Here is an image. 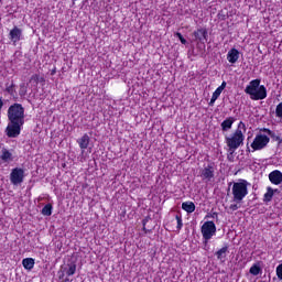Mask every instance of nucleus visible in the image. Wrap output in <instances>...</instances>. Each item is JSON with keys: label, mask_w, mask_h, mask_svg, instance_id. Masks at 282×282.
Returning <instances> with one entry per match:
<instances>
[{"label": "nucleus", "mask_w": 282, "mask_h": 282, "mask_svg": "<svg viewBox=\"0 0 282 282\" xmlns=\"http://www.w3.org/2000/svg\"><path fill=\"white\" fill-rule=\"evenodd\" d=\"M199 174L203 182H213V180H215V163H209L205 165L199 171Z\"/></svg>", "instance_id": "obj_8"}, {"label": "nucleus", "mask_w": 282, "mask_h": 282, "mask_svg": "<svg viewBox=\"0 0 282 282\" xmlns=\"http://www.w3.org/2000/svg\"><path fill=\"white\" fill-rule=\"evenodd\" d=\"M9 123L4 133L9 138H19L21 135V128L25 124V108L21 104H13L8 108Z\"/></svg>", "instance_id": "obj_1"}, {"label": "nucleus", "mask_w": 282, "mask_h": 282, "mask_svg": "<svg viewBox=\"0 0 282 282\" xmlns=\"http://www.w3.org/2000/svg\"><path fill=\"white\" fill-rule=\"evenodd\" d=\"M212 217H217V213H214Z\"/></svg>", "instance_id": "obj_37"}, {"label": "nucleus", "mask_w": 282, "mask_h": 282, "mask_svg": "<svg viewBox=\"0 0 282 282\" xmlns=\"http://www.w3.org/2000/svg\"><path fill=\"white\" fill-rule=\"evenodd\" d=\"M260 282H265V281H260Z\"/></svg>", "instance_id": "obj_40"}, {"label": "nucleus", "mask_w": 282, "mask_h": 282, "mask_svg": "<svg viewBox=\"0 0 282 282\" xmlns=\"http://www.w3.org/2000/svg\"><path fill=\"white\" fill-rule=\"evenodd\" d=\"M177 39H180L182 45H186V39L182 35V33L177 32L176 33Z\"/></svg>", "instance_id": "obj_32"}, {"label": "nucleus", "mask_w": 282, "mask_h": 282, "mask_svg": "<svg viewBox=\"0 0 282 282\" xmlns=\"http://www.w3.org/2000/svg\"><path fill=\"white\" fill-rule=\"evenodd\" d=\"M175 219H176V221H177L176 228H177V230H180V229L183 228V226H184V224L182 223V214H177V215L175 216Z\"/></svg>", "instance_id": "obj_27"}, {"label": "nucleus", "mask_w": 282, "mask_h": 282, "mask_svg": "<svg viewBox=\"0 0 282 282\" xmlns=\"http://www.w3.org/2000/svg\"><path fill=\"white\" fill-rule=\"evenodd\" d=\"M228 252V246L223 247L216 252L217 259H226V253Z\"/></svg>", "instance_id": "obj_23"}, {"label": "nucleus", "mask_w": 282, "mask_h": 282, "mask_svg": "<svg viewBox=\"0 0 282 282\" xmlns=\"http://www.w3.org/2000/svg\"><path fill=\"white\" fill-rule=\"evenodd\" d=\"M202 235L203 239H205V243H208L210 239H213L214 235L217 232V227L214 221H205L202 226Z\"/></svg>", "instance_id": "obj_6"}, {"label": "nucleus", "mask_w": 282, "mask_h": 282, "mask_svg": "<svg viewBox=\"0 0 282 282\" xmlns=\"http://www.w3.org/2000/svg\"><path fill=\"white\" fill-rule=\"evenodd\" d=\"M261 261H258L256 263H253L251 265V268L249 269V274H252V276H259V274H261V272H263V269L261 268Z\"/></svg>", "instance_id": "obj_12"}, {"label": "nucleus", "mask_w": 282, "mask_h": 282, "mask_svg": "<svg viewBox=\"0 0 282 282\" xmlns=\"http://www.w3.org/2000/svg\"><path fill=\"white\" fill-rule=\"evenodd\" d=\"M245 94L250 96L251 100H265L268 98V89L261 85V79H252L245 88Z\"/></svg>", "instance_id": "obj_3"}, {"label": "nucleus", "mask_w": 282, "mask_h": 282, "mask_svg": "<svg viewBox=\"0 0 282 282\" xmlns=\"http://www.w3.org/2000/svg\"><path fill=\"white\" fill-rule=\"evenodd\" d=\"M196 41H208V31L206 29H198L194 32Z\"/></svg>", "instance_id": "obj_13"}, {"label": "nucleus", "mask_w": 282, "mask_h": 282, "mask_svg": "<svg viewBox=\"0 0 282 282\" xmlns=\"http://www.w3.org/2000/svg\"><path fill=\"white\" fill-rule=\"evenodd\" d=\"M232 124H235V117H228L220 123V127L223 131H230V129H232Z\"/></svg>", "instance_id": "obj_14"}, {"label": "nucleus", "mask_w": 282, "mask_h": 282, "mask_svg": "<svg viewBox=\"0 0 282 282\" xmlns=\"http://www.w3.org/2000/svg\"><path fill=\"white\" fill-rule=\"evenodd\" d=\"M15 85L14 82H12L10 85L6 84V91L9 96H14L17 94V90L14 89Z\"/></svg>", "instance_id": "obj_22"}, {"label": "nucleus", "mask_w": 282, "mask_h": 282, "mask_svg": "<svg viewBox=\"0 0 282 282\" xmlns=\"http://www.w3.org/2000/svg\"><path fill=\"white\" fill-rule=\"evenodd\" d=\"M149 219H151V216H147L143 220H142V230L145 232V235H149L152 232L151 229H147V224H149Z\"/></svg>", "instance_id": "obj_25"}, {"label": "nucleus", "mask_w": 282, "mask_h": 282, "mask_svg": "<svg viewBox=\"0 0 282 282\" xmlns=\"http://www.w3.org/2000/svg\"><path fill=\"white\" fill-rule=\"evenodd\" d=\"M23 36V30L19 29V26H14L10 33L9 39L12 41V43H19Z\"/></svg>", "instance_id": "obj_9"}, {"label": "nucleus", "mask_w": 282, "mask_h": 282, "mask_svg": "<svg viewBox=\"0 0 282 282\" xmlns=\"http://www.w3.org/2000/svg\"><path fill=\"white\" fill-rule=\"evenodd\" d=\"M62 282H64V281H62Z\"/></svg>", "instance_id": "obj_41"}, {"label": "nucleus", "mask_w": 282, "mask_h": 282, "mask_svg": "<svg viewBox=\"0 0 282 282\" xmlns=\"http://www.w3.org/2000/svg\"><path fill=\"white\" fill-rule=\"evenodd\" d=\"M89 134L85 133L80 139L77 140L78 144H79V149H82L83 151H85V149H87V147H89Z\"/></svg>", "instance_id": "obj_15"}, {"label": "nucleus", "mask_w": 282, "mask_h": 282, "mask_svg": "<svg viewBox=\"0 0 282 282\" xmlns=\"http://www.w3.org/2000/svg\"><path fill=\"white\" fill-rule=\"evenodd\" d=\"M65 272L67 276H74V274H76V264L75 263L68 264V269L66 268Z\"/></svg>", "instance_id": "obj_24"}, {"label": "nucleus", "mask_w": 282, "mask_h": 282, "mask_svg": "<svg viewBox=\"0 0 282 282\" xmlns=\"http://www.w3.org/2000/svg\"><path fill=\"white\" fill-rule=\"evenodd\" d=\"M240 127H242V129H246V123L240 121L238 124V129L232 134L225 137V142L228 147L229 155H234L235 151L239 149V147L243 144V140H246V137L243 135Z\"/></svg>", "instance_id": "obj_2"}, {"label": "nucleus", "mask_w": 282, "mask_h": 282, "mask_svg": "<svg viewBox=\"0 0 282 282\" xmlns=\"http://www.w3.org/2000/svg\"><path fill=\"white\" fill-rule=\"evenodd\" d=\"M54 74H55V70L52 72V75H54Z\"/></svg>", "instance_id": "obj_38"}, {"label": "nucleus", "mask_w": 282, "mask_h": 282, "mask_svg": "<svg viewBox=\"0 0 282 282\" xmlns=\"http://www.w3.org/2000/svg\"><path fill=\"white\" fill-rule=\"evenodd\" d=\"M42 213H52V204H46L43 208H42Z\"/></svg>", "instance_id": "obj_31"}, {"label": "nucleus", "mask_w": 282, "mask_h": 282, "mask_svg": "<svg viewBox=\"0 0 282 282\" xmlns=\"http://www.w3.org/2000/svg\"><path fill=\"white\" fill-rule=\"evenodd\" d=\"M248 186H250V183L246 180H239V182L232 184L231 193L234 202H243V198L248 195Z\"/></svg>", "instance_id": "obj_4"}, {"label": "nucleus", "mask_w": 282, "mask_h": 282, "mask_svg": "<svg viewBox=\"0 0 282 282\" xmlns=\"http://www.w3.org/2000/svg\"><path fill=\"white\" fill-rule=\"evenodd\" d=\"M219 96H221V90H219V88H217L212 96V99L209 101V107H213V105H215V102L217 101V98H219Z\"/></svg>", "instance_id": "obj_21"}, {"label": "nucleus", "mask_w": 282, "mask_h": 282, "mask_svg": "<svg viewBox=\"0 0 282 282\" xmlns=\"http://www.w3.org/2000/svg\"><path fill=\"white\" fill-rule=\"evenodd\" d=\"M268 144H270V137L263 133H258L251 143V149H253V151H262Z\"/></svg>", "instance_id": "obj_5"}, {"label": "nucleus", "mask_w": 282, "mask_h": 282, "mask_svg": "<svg viewBox=\"0 0 282 282\" xmlns=\"http://www.w3.org/2000/svg\"><path fill=\"white\" fill-rule=\"evenodd\" d=\"M23 180H25V171L21 167H14L10 174L11 184L19 186V184H23Z\"/></svg>", "instance_id": "obj_7"}, {"label": "nucleus", "mask_w": 282, "mask_h": 282, "mask_svg": "<svg viewBox=\"0 0 282 282\" xmlns=\"http://www.w3.org/2000/svg\"><path fill=\"white\" fill-rule=\"evenodd\" d=\"M39 78H40L39 75L35 74V75H33V76L31 77L30 80H31V82L33 80L34 83H39Z\"/></svg>", "instance_id": "obj_33"}, {"label": "nucleus", "mask_w": 282, "mask_h": 282, "mask_svg": "<svg viewBox=\"0 0 282 282\" xmlns=\"http://www.w3.org/2000/svg\"><path fill=\"white\" fill-rule=\"evenodd\" d=\"M276 118H282V102H280L275 108Z\"/></svg>", "instance_id": "obj_29"}, {"label": "nucleus", "mask_w": 282, "mask_h": 282, "mask_svg": "<svg viewBox=\"0 0 282 282\" xmlns=\"http://www.w3.org/2000/svg\"><path fill=\"white\" fill-rule=\"evenodd\" d=\"M0 160H2V162H13L14 156H12L8 149L3 148L2 153L0 155Z\"/></svg>", "instance_id": "obj_16"}, {"label": "nucleus", "mask_w": 282, "mask_h": 282, "mask_svg": "<svg viewBox=\"0 0 282 282\" xmlns=\"http://www.w3.org/2000/svg\"><path fill=\"white\" fill-rule=\"evenodd\" d=\"M67 271V267H61L59 271L57 272L59 281H63L65 279V272Z\"/></svg>", "instance_id": "obj_26"}, {"label": "nucleus", "mask_w": 282, "mask_h": 282, "mask_svg": "<svg viewBox=\"0 0 282 282\" xmlns=\"http://www.w3.org/2000/svg\"><path fill=\"white\" fill-rule=\"evenodd\" d=\"M2 217H3V214L0 215V218H2Z\"/></svg>", "instance_id": "obj_39"}, {"label": "nucleus", "mask_w": 282, "mask_h": 282, "mask_svg": "<svg viewBox=\"0 0 282 282\" xmlns=\"http://www.w3.org/2000/svg\"><path fill=\"white\" fill-rule=\"evenodd\" d=\"M227 61L235 65L239 61V51L237 48H231L227 54Z\"/></svg>", "instance_id": "obj_11"}, {"label": "nucleus", "mask_w": 282, "mask_h": 282, "mask_svg": "<svg viewBox=\"0 0 282 282\" xmlns=\"http://www.w3.org/2000/svg\"><path fill=\"white\" fill-rule=\"evenodd\" d=\"M34 258H25L22 260V265L24 270H33L34 269Z\"/></svg>", "instance_id": "obj_17"}, {"label": "nucleus", "mask_w": 282, "mask_h": 282, "mask_svg": "<svg viewBox=\"0 0 282 282\" xmlns=\"http://www.w3.org/2000/svg\"><path fill=\"white\" fill-rule=\"evenodd\" d=\"M274 197V189L272 187H267V193L263 196V202H272Z\"/></svg>", "instance_id": "obj_20"}, {"label": "nucleus", "mask_w": 282, "mask_h": 282, "mask_svg": "<svg viewBox=\"0 0 282 282\" xmlns=\"http://www.w3.org/2000/svg\"><path fill=\"white\" fill-rule=\"evenodd\" d=\"M261 131H263V133H268L270 135V138H272V140H275V142H281V137L276 135V133H274V131H272L268 128H262Z\"/></svg>", "instance_id": "obj_19"}, {"label": "nucleus", "mask_w": 282, "mask_h": 282, "mask_svg": "<svg viewBox=\"0 0 282 282\" xmlns=\"http://www.w3.org/2000/svg\"><path fill=\"white\" fill-rule=\"evenodd\" d=\"M62 281H64V282H72V280H69V278H66V279H64Z\"/></svg>", "instance_id": "obj_35"}, {"label": "nucleus", "mask_w": 282, "mask_h": 282, "mask_svg": "<svg viewBox=\"0 0 282 282\" xmlns=\"http://www.w3.org/2000/svg\"><path fill=\"white\" fill-rule=\"evenodd\" d=\"M275 272H276L278 279H280V281H282V263L276 267Z\"/></svg>", "instance_id": "obj_30"}, {"label": "nucleus", "mask_w": 282, "mask_h": 282, "mask_svg": "<svg viewBox=\"0 0 282 282\" xmlns=\"http://www.w3.org/2000/svg\"><path fill=\"white\" fill-rule=\"evenodd\" d=\"M26 94H28V88L25 87V84L20 85L19 95L23 97V96H26Z\"/></svg>", "instance_id": "obj_28"}, {"label": "nucleus", "mask_w": 282, "mask_h": 282, "mask_svg": "<svg viewBox=\"0 0 282 282\" xmlns=\"http://www.w3.org/2000/svg\"><path fill=\"white\" fill-rule=\"evenodd\" d=\"M269 180L271 184L279 186L282 183V172L279 170H274L269 174Z\"/></svg>", "instance_id": "obj_10"}, {"label": "nucleus", "mask_w": 282, "mask_h": 282, "mask_svg": "<svg viewBox=\"0 0 282 282\" xmlns=\"http://www.w3.org/2000/svg\"><path fill=\"white\" fill-rule=\"evenodd\" d=\"M226 82H223L221 85L218 87L219 90L224 91L226 89Z\"/></svg>", "instance_id": "obj_34"}, {"label": "nucleus", "mask_w": 282, "mask_h": 282, "mask_svg": "<svg viewBox=\"0 0 282 282\" xmlns=\"http://www.w3.org/2000/svg\"><path fill=\"white\" fill-rule=\"evenodd\" d=\"M44 215H46V217H51L52 213H44Z\"/></svg>", "instance_id": "obj_36"}, {"label": "nucleus", "mask_w": 282, "mask_h": 282, "mask_svg": "<svg viewBox=\"0 0 282 282\" xmlns=\"http://www.w3.org/2000/svg\"><path fill=\"white\" fill-rule=\"evenodd\" d=\"M182 208L185 210V213H195V203L185 202L182 204Z\"/></svg>", "instance_id": "obj_18"}]
</instances>
